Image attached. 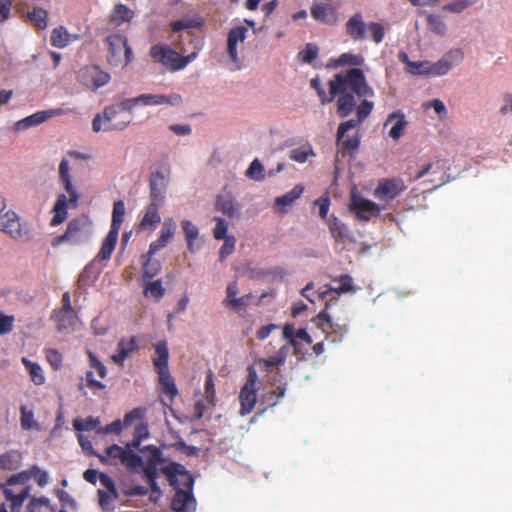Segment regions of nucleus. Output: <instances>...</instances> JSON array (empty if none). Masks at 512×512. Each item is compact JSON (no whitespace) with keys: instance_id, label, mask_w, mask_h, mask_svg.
I'll return each instance as SVG.
<instances>
[{"instance_id":"1","label":"nucleus","mask_w":512,"mask_h":512,"mask_svg":"<svg viewBox=\"0 0 512 512\" xmlns=\"http://www.w3.org/2000/svg\"><path fill=\"white\" fill-rule=\"evenodd\" d=\"M310 86L316 91L322 105L336 98V112L340 118L348 117L355 110L358 100L374 96V90L360 68H350L335 74L328 82V94L318 77L311 79Z\"/></svg>"},{"instance_id":"2","label":"nucleus","mask_w":512,"mask_h":512,"mask_svg":"<svg viewBox=\"0 0 512 512\" xmlns=\"http://www.w3.org/2000/svg\"><path fill=\"white\" fill-rule=\"evenodd\" d=\"M374 103L368 101L367 98H362L360 104H356V118L349 119L339 124L336 133V144L338 146V153L342 157L354 156L360 146V135L356 133L352 137L344 138L347 131L360 126L365 119L371 114Z\"/></svg>"},{"instance_id":"3","label":"nucleus","mask_w":512,"mask_h":512,"mask_svg":"<svg viewBox=\"0 0 512 512\" xmlns=\"http://www.w3.org/2000/svg\"><path fill=\"white\" fill-rule=\"evenodd\" d=\"M129 99L105 107L102 114H97L92 121L94 132L124 130L133 119V107Z\"/></svg>"},{"instance_id":"4","label":"nucleus","mask_w":512,"mask_h":512,"mask_svg":"<svg viewBox=\"0 0 512 512\" xmlns=\"http://www.w3.org/2000/svg\"><path fill=\"white\" fill-rule=\"evenodd\" d=\"M59 178L64 186L65 191L69 195V200L65 194H59L53 206L54 216L50 222L51 226H58L63 223L67 216L68 203L76 207L78 204L79 195L72 184V179L69 173V162L66 159H62L59 164Z\"/></svg>"},{"instance_id":"5","label":"nucleus","mask_w":512,"mask_h":512,"mask_svg":"<svg viewBox=\"0 0 512 512\" xmlns=\"http://www.w3.org/2000/svg\"><path fill=\"white\" fill-rule=\"evenodd\" d=\"M98 460L103 465H116L121 463L128 472H136L143 465V459L134 451L125 449L117 444L108 446L105 449V455H97Z\"/></svg>"},{"instance_id":"6","label":"nucleus","mask_w":512,"mask_h":512,"mask_svg":"<svg viewBox=\"0 0 512 512\" xmlns=\"http://www.w3.org/2000/svg\"><path fill=\"white\" fill-rule=\"evenodd\" d=\"M140 452L149 453L146 461H143V465L141 466L143 479L148 484L150 490L157 492V480L159 478V473L161 472V468L159 469L158 466L164 462L162 451L155 445H147L142 447Z\"/></svg>"},{"instance_id":"7","label":"nucleus","mask_w":512,"mask_h":512,"mask_svg":"<svg viewBox=\"0 0 512 512\" xmlns=\"http://www.w3.org/2000/svg\"><path fill=\"white\" fill-rule=\"evenodd\" d=\"M339 307L338 300L327 302L325 309L312 319L324 333L332 332L345 334L348 331L347 318L341 320L335 317V309Z\"/></svg>"},{"instance_id":"8","label":"nucleus","mask_w":512,"mask_h":512,"mask_svg":"<svg viewBox=\"0 0 512 512\" xmlns=\"http://www.w3.org/2000/svg\"><path fill=\"white\" fill-rule=\"evenodd\" d=\"M108 46L107 60L113 66H127L133 58L131 47L124 35L113 34L106 38Z\"/></svg>"},{"instance_id":"9","label":"nucleus","mask_w":512,"mask_h":512,"mask_svg":"<svg viewBox=\"0 0 512 512\" xmlns=\"http://www.w3.org/2000/svg\"><path fill=\"white\" fill-rule=\"evenodd\" d=\"M89 238V224L86 217L72 219L66 231L53 238L52 246L57 247L66 242L70 245H80Z\"/></svg>"},{"instance_id":"10","label":"nucleus","mask_w":512,"mask_h":512,"mask_svg":"<svg viewBox=\"0 0 512 512\" xmlns=\"http://www.w3.org/2000/svg\"><path fill=\"white\" fill-rule=\"evenodd\" d=\"M247 379L245 384L240 390L239 401L240 411L239 413L244 416L251 413L257 402V388L256 382L258 379L257 372L253 366L247 368Z\"/></svg>"},{"instance_id":"11","label":"nucleus","mask_w":512,"mask_h":512,"mask_svg":"<svg viewBox=\"0 0 512 512\" xmlns=\"http://www.w3.org/2000/svg\"><path fill=\"white\" fill-rule=\"evenodd\" d=\"M161 473L166 475L167 480L175 491L178 489L192 490L194 479L185 468L176 462L161 467Z\"/></svg>"},{"instance_id":"12","label":"nucleus","mask_w":512,"mask_h":512,"mask_svg":"<svg viewBox=\"0 0 512 512\" xmlns=\"http://www.w3.org/2000/svg\"><path fill=\"white\" fill-rule=\"evenodd\" d=\"M150 56L157 62L165 66L169 71L175 72L184 69V64L180 63V54L173 50L169 45L157 43L150 48Z\"/></svg>"},{"instance_id":"13","label":"nucleus","mask_w":512,"mask_h":512,"mask_svg":"<svg viewBox=\"0 0 512 512\" xmlns=\"http://www.w3.org/2000/svg\"><path fill=\"white\" fill-rule=\"evenodd\" d=\"M405 182L400 177L382 178L374 189V196L381 201H391L406 190Z\"/></svg>"},{"instance_id":"14","label":"nucleus","mask_w":512,"mask_h":512,"mask_svg":"<svg viewBox=\"0 0 512 512\" xmlns=\"http://www.w3.org/2000/svg\"><path fill=\"white\" fill-rule=\"evenodd\" d=\"M464 58L461 49L455 48L446 52L437 62L430 63V67L426 72V76H443L446 75L454 66L460 64Z\"/></svg>"},{"instance_id":"15","label":"nucleus","mask_w":512,"mask_h":512,"mask_svg":"<svg viewBox=\"0 0 512 512\" xmlns=\"http://www.w3.org/2000/svg\"><path fill=\"white\" fill-rule=\"evenodd\" d=\"M349 209L359 220L369 221L380 214L381 208L378 204L368 200L356 193L351 194Z\"/></svg>"},{"instance_id":"16","label":"nucleus","mask_w":512,"mask_h":512,"mask_svg":"<svg viewBox=\"0 0 512 512\" xmlns=\"http://www.w3.org/2000/svg\"><path fill=\"white\" fill-rule=\"evenodd\" d=\"M183 102L182 96L178 93H171L169 95L162 94H141L134 98H129V104L132 107L138 105L142 106H157V105H170L178 106Z\"/></svg>"},{"instance_id":"17","label":"nucleus","mask_w":512,"mask_h":512,"mask_svg":"<svg viewBox=\"0 0 512 512\" xmlns=\"http://www.w3.org/2000/svg\"><path fill=\"white\" fill-rule=\"evenodd\" d=\"M79 79L87 88L97 90L108 84L111 77L109 73L100 69L99 66L89 65L80 70Z\"/></svg>"},{"instance_id":"18","label":"nucleus","mask_w":512,"mask_h":512,"mask_svg":"<svg viewBox=\"0 0 512 512\" xmlns=\"http://www.w3.org/2000/svg\"><path fill=\"white\" fill-rule=\"evenodd\" d=\"M0 230L14 240L24 238L29 232L26 225L21 223L18 214L12 210L0 217Z\"/></svg>"},{"instance_id":"19","label":"nucleus","mask_w":512,"mask_h":512,"mask_svg":"<svg viewBox=\"0 0 512 512\" xmlns=\"http://www.w3.org/2000/svg\"><path fill=\"white\" fill-rule=\"evenodd\" d=\"M67 112L62 108L38 111L30 116H27L14 124V130L17 132L26 130L28 128L38 126L48 119L66 114Z\"/></svg>"},{"instance_id":"20","label":"nucleus","mask_w":512,"mask_h":512,"mask_svg":"<svg viewBox=\"0 0 512 512\" xmlns=\"http://www.w3.org/2000/svg\"><path fill=\"white\" fill-rule=\"evenodd\" d=\"M366 27L362 13L356 12L346 22L345 31L354 42L363 41L366 39Z\"/></svg>"},{"instance_id":"21","label":"nucleus","mask_w":512,"mask_h":512,"mask_svg":"<svg viewBox=\"0 0 512 512\" xmlns=\"http://www.w3.org/2000/svg\"><path fill=\"white\" fill-rule=\"evenodd\" d=\"M139 349L138 341L135 336H132L129 339L122 338L117 344V351L112 355V361L119 365L123 366L124 361L127 357H129L133 352Z\"/></svg>"},{"instance_id":"22","label":"nucleus","mask_w":512,"mask_h":512,"mask_svg":"<svg viewBox=\"0 0 512 512\" xmlns=\"http://www.w3.org/2000/svg\"><path fill=\"white\" fill-rule=\"evenodd\" d=\"M283 337L288 340V344L290 348L294 349V354H298L300 352L297 339L304 341L307 344L312 343V337L306 331V329H299L295 332L293 324H285L283 328Z\"/></svg>"},{"instance_id":"23","label":"nucleus","mask_w":512,"mask_h":512,"mask_svg":"<svg viewBox=\"0 0 512 512\" xmlns=\"http://www.w3.org/2000/svg\"><path fill=\"white\" fill-rule=\"evenodd\" d=\"M248 29L244 26H236L230 29L227 36V53L233 62L238 61L237 44L244 42Z\"/></svg>"},{"instance_id":"24","label":"nucleus","mask_w":512,"mask_h":512,"mask_svg":"<svg viewBox=\"0 0 512 512\" xmlns=\"http://www.w3.org/2000/svg\"><path fill=\"white\" fill-rule=\"evenodd\" d=\"M248 29L244 26H236L230 29L227 36V53L233 62L238 61L237 44L244 42Z\"/></svg>"},{"instance_id":"25","label":"nucleus","mask_w":512,"mask_h":512,"mask_svg":"<svg viewBox=\"0 0 512 512\" xmlns=\"http://www.w3.org/2000/svg\"><path fill=\"white\" fill-rule=\"evenodd\" d=\"M311 16L318 22L333 25L336 22L334 9L326 3H314L310 9Z\"/></svg>"},{"instance_id":"26","label":"nucleus","mask_w":512,"mask_h":512,"mask_svg":"<svg viewBox=\"0 0 512 512\" xmlns=\"http://www.w3.org/2000/svg\"><path fill=\"white\" fill-rule=\"evenodd\" d=\"M155 357L153 358V365L156 373H163L169 371L168 359L169 350L165 340L159 341L155 344Z\"/></svg>"},{"instance_id":"27","label":"nucleus","mask_w":512,"mask_h":512,"mask_svg":"<svg viewBox=\"0 0 512 512\" xmlns=\"http://www.w3.org/2000/svg\"><path fill=\"white\" fill-rule=\"evenodd\" d=\"M78 39L79 35L70 34L64 26L60 25L51 31L50 44L53 47L65 48L71 42Z\"/></svg>"},{"instance_id":"28","label":"nucleus","mask_w":512,"mask_h":512,"mask_svg":"<svg viewBox=\"0 0 512 512\" xmlns=\"http://www.w3.org/2000/svg\"><path fill=\"white\" fill-rule=\"evenodd\" d=\"M195 503L192 490L178 489L171 502V508L176 512H185Z\"/></svg>"},{"instance_id":"29","label":"nucleus","mask_w":512,"mask_h":512,"mask_svg":"<svg viewBox=\"0 0 512 512\" xmlns=\"http://www.w3.org/2000/svg\"><path fill=\"white\" fill-rule=\"evenodd\" d=\"M389 124H393L389 131V136L394 140H398L403 135L407 126L404 114L400 111L389 114L384 125L387 126Z\"/></svg>"},{"instance_id":"30","label":"nucleus","mask_w":512,"mask_h":512,"mask_svg":"<svg viewBox=\"0 0 512 512\" xmlns=\"http://www.w3.org/2000/svg\"><path fill=\"white\" fill-rule=\"evenodd\" d=\"M163 205H158L154 203H149V205L145 209V213L139 223L141 229H154L160 222L161 216L159 213V209Z\"/></svg>"},{"instance_id":"31","label":"nucleus","mask_w":512,"mask_h":512,"mask_svg":"<svg viewBox=\"0 0 512 512\" xmlns=\"http://www.w3.org/2000/svg\"><path fill=\"white\" fill-rule=\"evenodd\" d=\"M304 192V186L302 184L295 185L289 192L282 196L276 197L274 204L280 208L282 213L287 212L286 207H290Z\"/></svg>"},{"instance_id":"32","label":"nucleus","mask_w":512,"mask_h":512,"mask_svg":"<svg viewBox=\"0 0 512 512\" xmlns=\"http://www.w3.org/2000/svg\"><path fill=\"white\" fill-rule=\"evenodd\" d=\"M328 227L332 237L336 241L345 242L351 240L349 228L337 217L332 216L328 220Z\"/></svg>"},{"instance_id":"33","label":"nucleus","mask_w":512,"mask_h":512,"mask_svg":"<svg viewBox=\"0 0 512 512\" xmlns=\"http://www.w3.org/2000/svg\"><path fill=\"white\" fill-rule=\"evenodd\" d=\"M365 62V58L361 54H353L350 52L342 53L338 58L331 59L329 66H353L352 68H359Z\"/></svg>"},{"instance_id":"34","label":"nucleus","mask_w":512,"mask_h":512,"mask_svg":"<svg viewBox=\"0 0 512 512\" xmlns=\"http://www.w3.org/2000/svg\"><path fill=\"white\" fill-rule=\"evenodd\" d=\"M3 494L5 498L11 502V512H20L24 501L29 497L30 486H26L18 494H15L13 490L9 488H5Z\"/></svg>"},{"instance_id":"35","label":"nucleus","mask_w":512,"mask_h":512,"mask_svg":"<svg viewBox=\"0 0 512 512\" xmlns=\"http://www.w3.org/2000/svg\"><path fill=\"white\" fill-rule=\"evenodd\" d=\"M118 232L109 230L107 236L102 242L101 248L97 254V258L101 261L109 260L118 240Z\"/></svg>"},{"instance_id":"36","label":"nucleus","mask_w":512,"mask_h":512,"mask_svg":"<svg viewBox=\"0 0 512 512\" xmlns=\"http://www.w3.org/2000/svg\"><path fill=\"white\" fill-rule=\"evenodd\" d=\"M181 227L187 242V249L189 252L194 253L198 249L195 242L199 238V229L190 220H182Z\"/></svg>"},{"instance_id":"37","label":"nucleus","mask_w":512,"mask_h":512,"mask_svg":"<svg viewBox=\"0 0 512 512\" xmlns=\"http://www.w3.org/2000/svg\"><path fill=\"white\" fill-rule=\"evenodd\" d=\"M134 17V12L124 4H117L109 17V22L119 26L125 22H130Z\"/></svg>"},{"instance_id":"38","label":"nucleus","mask_w":512,"mask_h":512,"mask_svg":"<svg viewBox=\"0 0 512 512\" xmlns=\"http://www.w3.org/2000/svg\"><path fill=\"white\" fill-rule=\"evenodd\" d=\"M22 454L18 450H10L0 455V470H16L20 467Z\"/></svg>"},{"instance_id":"39","label":"nucleus","mask_w":512,"mask_h":512,"mask_svg":"<svg viewBox=\"0 0 512 512\" xmlns=\"http://www.w3.org/2000/svg\"><path fill=\"white\" fill-rule=\"evenodd\" d=\"M289 353V346L283 345L279 350L272 356L265 359H260L259 364L263 365L266 370H271L274 367L283 365Z\"/></svg>"},{"instance_id":"40","label":"nucleus","mask_w":512,"mask_h":512,"mask_svg":"<svg viewBox=\"0 0 512 512\" xmlns=\"http://www.w3.org/2000/svg\"><path fill=\"white\" fill-rule=\"evenodd\" d=\"M28 21L37 29L44 30L48 25V11L41 7H34L32 11L27 12Z\"/></svg>"},{"instance_id":"41","label":"nucleus","mask_w":512,"mask_h":512,"mask_svg":"<svg viewBox=\"0 0 512 512\" xmlns=\"http://www.w3.org/2000/svg\"><path fill=\"white\" fill-rule=\"evenodd\" d=\"M165 288L161 280L145 281L143 285V294L145 297H151L159 302L165 295Z\"/></svg>"},{"instance_id":"42","label":"nucleus","mask_w":512,"mask_h":512,"mask_svg":"<svg viewBox=\"0 0 512 512\" xmlns=\"http://www.w3.org/2000/svg\"><path fill=\"white\" fill-rule=\"evenodd\" d=\"M126 213L125 203L123 200L115 201L113 204L112 210V220H111V231H115L119 233L121 225L124 221V216Z\"/></svg>"},{"instance_id":"43","label":"nucleus","mask_w":512,"mask_h":512,"mask_svg":"<svg viewBox=\"0 0 512 512\" xmlns=\"http://www.w3.org/2000/svg\"><path fill=\"white\" fill-rule=\"evenodd\" d=\"M158 377L163 393L167 395L170 400H173L178 394V390L170 371L158 373Z\"/></svg>"},{"instance_id":"44","label":"nucleus","mask_w":512,"mask_h":512,"mask_svg":"<svg viewBox=\"0 0 512 512\" xmlns=\"http://www.w3.org/2000/svg\"><path fill=\"white\" fill-rule=\"evenodd\" d=\"M25 368L28 370L32 382L35 385H42L45 382V377L41 366L37 363L31 362L26 358L22 359Z\"/></svg>"},{"instance_id":"45","label":"nucleus","mask_w":512,"mask_h":512,"mask_svg":"<svg viewBox=\"0 0 512 512\" xmlns=\"http://www.w3.org/2000/svg\"><path fill=\"white\" fill-rule=\"evenodd\" d=\"M20 424L23 430L39 429V424L34 419V412L25 405L20 406Z\"/></svg>"},{"instance_id":"46","label":"nucleus","mask_w":512,"mask_h":512,"mask_svg":"<svg viewBox=\"0 0 512 512\" xmlns=\"http://www.w3.org/2000/svg\"><path fill=\"white\" fill-rule=\"evenodd\" d=\"M311 156H315V153L309 144L294 148L289 153V158L298 163H305Z\"/></svg>"},{"instance_id":"47","label":"nucleus","mask_w":512,"mask_h":512,"mask_svg":"<svg viewBox=\"0 0 512 512\" xmlns=\"http://www.w3.org/2000/svg\"><path fill=\"white\" fill-rule=\"evenodd\" d=\"M153 256H147V260L143 264L142 267V277L143 279H152L156 275H158L161 271V263L158 260L152 259Z\"/></svg>"},{"instance_id":"48","label":"nucleus","mask_w":512,"mask_h":512,"mask_svg":"<svg viewBox=\"0 0 512 512\" xmlns=\"http://www.w3.org/2000/svg\"><path fill=\"white\" fill-rule=\"evenodd\" d=\"M216 209L228 217H233L237 213L233 199L227 196L217 198Z\"/></svg>"},{"instance_id":"49","label":"nucleus","mask_w":512,"mask_h":512,"mask_svg":"<svg viewBox=\"0 0 512 512\" xmlns=\"http://www.w3.org/2000/svg\"><path fill=\"white\" fill-rule=\"evenodd\" d=\"M100 424L98 417L88 416L86 419L76 418L73 420V427L78 432L91 431Z\"/></svg>"},{"instance_id":"50","label":"nucleus","mask_w":512,"mask_h":512,"mask_svg":"<svg viewBox=\"0 0 512 512\" xmlns=\"http://www.w3.org/2000/svg\"><path fill=\"white\" fill-rule=\"evenodd\" d=\"M150 203L163 205L165 202L166 185L149 182Z\"/></svg>"},{"instance_id":"51","label":"nucleus","mask_w":512,"mask_h":512,"mask_svg":"<svg viewBox=\"0 0 512 512\" xmlns=\"http://www.w3.org/2000/svg\"><path fill=\"white\" fill-rule=\"evenodd\" d=\"M427 26L433 33L443 36L447 27L443 19L439 15L429 14L427 16Z\"/></svg>"},{"instance_id":"52","label":"nucleus","mask_w":512,"mask_h":512,"mask_svg":"<svg viewBox=\"0 0 512 512\" xmlns=\"http://www.w3.org/2000/svg\"><path fill=\"white\" fill-rule=\"evenodd\" d=\"M246 177L256 181H262L265 179L264 167L259 159H254L248 169L245 172Z\"/></svg>"},{"instance_id":"53","label":"nucleus","mask_w":512,"mask_h":512,"mask_svg":"<svg viewBox=\"0 0 512 512\" xmlns=\"http://www.w3.org/2000/svg\"><path fill=\"white\" fill-rule=\"evenodd\" d=\"M57 328L60 332L71 328L76 322V314L75 313H65L64 311H59L57 314Z\"/></svg>"},{"instance_id":"54","label":"nucleus","mask_w":512,"mask_h":512,"mask_svg":"<svg viewBox=\"0 0 512 512\" xmlns=\"http://www.w3.org/2000/svg\"><path fill=\"white\" fill-rule=\"evenodd\" d=\"M222 240H224V243L219 250V260L221 262L235 251L236 246V238L233 235H229Z\"/></svg>"},{"instance_id":"55","label":"nucleus","mask_w":512,"mask_h":512,"mask_svg":"<svg viewBox=\"0 0 512 512\" xmlns=\"http://www.w3.org/2000/svg\"><path fill=\"white\" fill-rule=\"evenodd\" d=\"M476 2H478V0H453L449 4L444 5L443 10L452 13H461Z\"/></svg>"},{"instance_id":"56","label":"nucleus","mask_w":512,"mask_h":512,"mask_svg":"<svg viewBox=\"0 0 512 512\" xmlns=\"http://www.w3.org/2000/svg\"><path fill=\"white\" fill-rule=\"evenodd\" d=\"M366 30L369 31L372 40L375 43H380L383 41L385 36L384 26L379 22H370L367 24Z\"/></svg>"},{"instance_id":"57","label":"nucleus","mask_w":512,"mask_h":512,"mask_svg":"<svg viewBox=\"0 0 512 512\" xmlns=\"http://www.w3.org/2000/svg\"><path fill=\"white\" fill-rule=\"evenodd\" d=\"M334 282H338L339 286L335 289L338 293H347L355 291L353 287V279L350 275L344 274L334 278Z\"/></svg>"},{"instance_id":"58","label":"nucleus","mask_w":512,"mask_h":512,"mask_svg":"<svg viewBox=\"0 0 512 512\" xmlns=\"http://www.w3.org/2000/svg\"><path fill=\"white\" fill-rule=\"evenodd\" d=\"M45 357L50 366L54 370H59L62 368L63 365V357L62 354L56 350V349H46L45 350Z\"/></svg>"},{"instance_id":"59","label":"nucleus","mask_w":512,"mask_h":512,"mask_svg":"<svg viewBox=\"0 0 512 512\" xmlns=\"http://www.w3.org/2000/svg\"><path fill=\"white\" fill-rule=\"evenodd\" d=\"M176 232V223L172 218H166L162 224L159 237L163 240L169 241L174 237Z\"/></svg>"},{"instance_id":"60","label":"nucleus","mask_w":512,"mask_h":512,"mask_svg":"<svg viewBox=\"0 0 512 512\" xmlns=\"http://www.w3.org/2000/svg\"><path fill=\"white\" fill-rule=\"evenodd\" d=\"M215 383H214V374L211 370H209L206 374L205 379V398L206 400L214 405L215 402Z\"/></svg>"},{"instance_id":"61","label":"nucleus","mask_w":512,"mask_h":512,"mask_svg":"<svg viewBox=\"0 0 512 512\" xmlns=\"http://www.w3.org/2000/svg\"><path fill=\"white\" fill-rule=\"evenodd\" d=\"M202 26V21L199 20V19H190V20H177V21H173L171 23V29L174 31V32H180L184 29H189V28H199Z\"/></svg>"},{"instance_id":"62","label":"nucleus","mask_w":512,"mask_h":512,"mask_svg":"<svg viewBox=\"0 0 512 512\" xmlns=\"http://www.w3.org/2000/svg\"><path fill=\"white\" fill-rule=\"evenodd\" d=\"M430 67L429 61H413L412 63H409V68H405L406 72L412 75H425Z\"/></svg>"},{"instance_id":"63","label":"nucleus","mask_w":512,"mask_h":512,"mask_svg":"<svg viewBox=\"0 0 512 512\" xmlns=\"http://www.w3.org/2000/svg\"><path fill=\"white\" fill-rule=\"evenodd\" d=\"M214 220L216 221V226L213 230V236L216 240H222L223 238L228 237L229 235H226L228 230V222L220 217H214Z\"/></svg>"},{"instance_id":"64","label":"nucleus","mask_w":512,"mask_h":512,"mask_svg":"<svg viewBox=\"0 0 512 512\" xmlns=\"http://www.w3.org/2000/svg\"><path fill=\"white\" fill-rule=\"evenodd\" d=\"M31 477H34L36 483L40 487H44L48 484L49 476L48 473L44 470H41L38 466L34 465L30 468Z\"/></svg>"}]
</instances>
